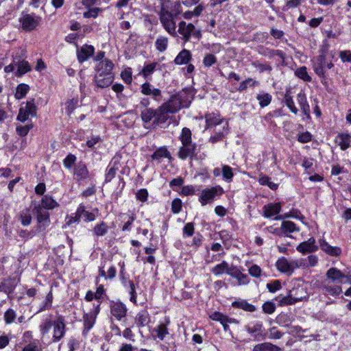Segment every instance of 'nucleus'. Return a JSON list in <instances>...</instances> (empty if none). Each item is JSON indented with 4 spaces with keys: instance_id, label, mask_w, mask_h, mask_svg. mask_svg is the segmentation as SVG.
Listing matches in <instances>:
<instances>
[{
    "instance_id": "a211bd4d",
    "label": "nucleus",
    "mask_w": 351,
    "mask_h": 351,
    "mask_svg": "<svg viewBox=\"0 0 351 351\" xmlns=\"http://www.w3.org/2000/svg\"><path fill=\"white\" fill-rule=\"evenodd\" d=\"M111 313L117 319L120 320L126 315L127 308L121 302H115L111 305Z\"/></svg>"
},
{
    "instance_id": "cd10ccee",
    "label": "nucleus",
    "mask_w": 351,
    "mask_h": 351,
    "mask_svg": "<svg viewBox=\"0 0 351 351\" xmlns=\"http://www.w3.org/2000/svg\"><path fill=\"white\" fill-rule=\"evenodd\" d=\"M281 348L269 342L256 345L252 351H280Z\"/></svg>"
},
{
    "instance_id": "f704fd0d",
    "label": "nucleus",
    "mask_w": 351,
    "mask_h": 351,
    "mask_svg": "<svg viewBox=\"0 0 351 351\" xmlns=\"http://www.w3.org/2000/svg\"><path fill=\"white\" fill-rule=\"evenodd\" d=\"M256 99L261 108L267 106L271 101L272 97L267 93H261L257 95Z\"/></svg>"
},
{
    "instance_id": "a18cd8bd",
    "label": "nucleus",
    "mask_w": 351,
    "mask_h": 351,
    "mask_svg": "<svg viewBox=\"0 0 351 351\" xmlns=\"http://www.w3.org/2000/svg\"><path fill=\"white\" fill-rule=\"evenodd\" d=\"M21 222L23 226H28L32 221V215L29 209L23 210L20 213Z\"/></svg>"
},
{
    "instance_id": "3c124183",
    "label": "nucleus",
    "mask_w": 351,
    "mask_h": 351,
    "mask_svg": "<svg viewBox=\"0 0 351 351\" xmlns=\"http://www.w3.org/2000/svg\"><path fill=\"white\" fill-rule=\"evenodd\" d=\"M259 182L262 185H267L271 189L276 190L278 188V184L271 181V178L268 176H263L259 179Z\"/></svg>"
},
{
    "instance_id": "f8f14e48",
    "label": "nucleus",
    "mask_w": 351,
    "mask_h": 351,
    "mask_svg": "<svg viewBox=\"0 0 351 351\" xmlns=\"http://www.w3.org/2000/svg\"><path fill=\"white\" fill-rule=\"evenodd\" d=\"M321 288L325 295L335 296L341 292V287L339 285H332L331 281L327 280L322 282Z\"/></svg>"
},
{
    "instance_id": "4468645a",
    "label": "nucleus",
    "mask_w": 351,
    "mask_h": 351,
    "mask_svg": "<svg viewBox=\"0 0 351 351\" xmlns=\"http://www.w3.org/2000/svg\"><path fill=\"white\" fill-rule=\"evenodd\" d=\"M171 114L166 106L162 104L160 107L156 109V117L154 121L156 125L165 123L169 118V114Z\"/></svg>"
},
{
    "instance_id": "f257e3e1",
    "label": "nucleus",
    "mask_w": 351,
    "mask_h": 351,
    "mask_svg": "<svg viewBox=\"0 0 351 351\" xmlns=\"http://www.w3.org/2000/svg\"><path fill=\"white\" fill-rule=\"evenodd\" d=\"M113 63L108 59L100 61L96 66V74L95 80L97 86L106 88L109 86L113 82L114 76L112 73Z\"/></svg>"
},
{
    "instance_id": "5701e85b",
    "label": "nucleus",
    "mask_w": 351,
    "mask_h": 351,
    "mask_svg": "<svg viewBox=\"0 0 351 351\" xmlns=\"http://www.w3.org/2000/svg\"><path fill=\"white\" fill-rule=\"evenodd\" d=\"M321 249L330 256H339L341 254V250L339 247H332L325 241H320Z\"/></svg>"
},
{
    "instance_id": "a878e982",
    "label": "nucleus",
    "mask_w": 351,
    "mask_h": 351,
    "mask_svg": "<svg viewBox=\"0 0 351 351\" xmlns=\"http://www.w3.org/2000/svg\"><path fill=\"white\" fill-rule=\"evenodd\" d=\"M303 297H292L291 295L284 297H277L276 300L278 301L280 306L291 305L297 302L302 300Z\"/></svg>"
},
{
    "instance_id": "ddd939ff",
    "label": "nucleus",
    "mask_w": 351,
    "mask_h": 351,
    "mask_svg": "<svg viewBox=\"0 0 351 351\" xmlns=\"http://www.w3.org/2000/svg\"><path fill=\"white\" fill-rule=\"evenodd\" d=\"M325 64L326 56L324 55H319L316 57L313 66L315 73L323 79L326 78L324 71Z\"/></svg>"
},
{
    "instance_id": "b1692460",
    "label": "nucleus",
    "mask_w": 351,
    "mask_h": 351,
    "mask_svg": "<svg viewBox=\"0 0 351 351\" xmlns=\"http://www.w3.org/2000/svg\"><path fill=\"white\" fill-rule=\"evenodd\" d=\"M298 104L303 111L304 114L306 117L307 119L311 118V110H310V106L306 101V97L304 95V93H300L298 95Z\"/></svg>"
},
{
    "instance_id": "c9c22d12",
    "label": "nucleus",
    "mask_w": 351,
    "mask_h": 351,
    "mask_svg": "<svg viewBox=\"0 0 351 351\" xmlns=\"http://www.w3.org/2000/svg\"><path fill=\"white\" fill-rule=\"evenodd\" d=\"M155 46L158 51H165L168 46V38L162 36H159L155 42Z\"/></svg>"
},
{
    "instance_id": "9b49d317",
    "label": "nucleus",
    "mask_w": 351,
    "mask_h": 351,
    "mask_svg": "<svg viewBox=\"0 0 351 351\" xmlns=\"http://www.w3.org/2000/svg\"><path fill=\"white\" fill-rule=\"evenodd\" d=\"M74 178L77 181L84 180L89 177V171L84 162L80 161L73 169Z\"/></svg>"
},
{
    "instance_id": "7ed1b4c3",
    "label": "nucleus",
    "mask_w": 351,
    "mask_h": 351,
    "mask_svg": "<svg viewBox=\"0 0 351 351\" xmlns=\"http://www.w3.org/2000/svg\"><path fill=\"white\" fill-rule=\"evenodd\" d=\"M37 108L34 104V99L27 101L25 106H21L19 109L17 120L21 122L27 121L29 116H36Z\"/></svg>"
},
{
    "instance_id": "f3484780",
    "label": "nucleus",
    "mask_w": 351,
    "mask_h": 351,
    "mask_svg": "<svg viewBox=\"0 0 351 351\" xmlns=\"http://www.w3.org/2000/svg\"><path fill=\"white\" fill-rule=\"evenodd\" d=\"M122 284L125 289H127L130 295V300L134 303L136 304V297L137 294L136 292V287L132 280H129L125 276L122 277Z\"/></svg>"
},
{
    "instance_id": "423d86ee",
    "label": "nucleus",
    "mask_w": 351,
    "mask_h": 351,
    "mask_svg": "<svg viewBox=\"0 0 351 351\" xmlns=\"http://www.w3.org/2000/svg\"><path fill=\"white\" fill-rule=\"evenodd\" d=\"M41 18L29 14H23L20 19L22 27L25 31L34 29L40 23Z\"/></svg>"
},
{
    "instance_id": "0eeeda50",
    "label": "nucleus",
    "mask_w": 351,
    "mask_h": 351,
    "mask_svg": "<svg viewBox=\"0 0 351 351\" xmlns=\"http://www.w3.org/2000/svg\"><path fill=\"white\" fill-rule=\"evenodd\" d=\"M170 113H176L179 111L182 108L187 107L188 104L184 102V99L180 95L172 96L171 99L164 103Z\"/></svg>"
},
{
    "instance_id": "a19ab883",
    "label": "nucleus",
    "mask_w": 351,
    "mask_h": 351,
    "mask_svg": "<svg viewBox=\"0 0 351 351\" xmlns=\"http://www.w3.org/2000/svg\"><path fill=\"white\" fill-rule=\"evenodd\" d=\"M232 306L234 307L239 308L249 312H254L256 310V308L254 305L249 304L245 300L234 302L232 303Z\"/></svg>"
},
{
    "instance_id": "bf43d9fd",
    "label": "nucleus",
    "mask_w": 351,
    "mask_h": 351,
    "mask_svg": "<svg viewBox=\"0 0 351 351\" xmlns=\"http://www.w3.org/2000/svg\"><path fill=\"white\" fill-rule=\"evenodd\" d=\"M95 319L92 316L88 315H85L84 316V329L87 331L89 330L94 325Z\"/></svg>"
},
{
    "instance_id": "9d476101",
    "label": "nucleus",
    "mask_w": 351,
    "mask_h": 351,
    "mask_svg": "<svg viewBox=\"0 0 351 351\" xmlns=\"http://www.w3.org/2000/svg\"><path fill=\"white\" fill-rule=\"evenodd\" d=\"M327 280H330L332 282H337L339 283L343 282V278H347V280L351 284V278L346 276L343 273H342L340 270L337 269L335 267H332L329 269L326 272Z\"/></svg>"
},
{
    "instance_id": "774afa93",
    "label": "nucleus",
    "mask_w": 351,
    "mask_h": 351,
    "mask_svg": "<svg viewBox=\"0 0 351 351\" xmlns=\"http://www.w3.org/2000/svg\"><path fill=\"white\" fill-rule=\"evenodd\" d=\"M261 267L257 265H253L249 268V274L253 277L258 278L261 276Z\"/></svg>"
},
{
    "instance_id": "13d9d810",
    "label": "nucleus",
    "mask_w": 351,
    "mask_h": 351,
    "mask_svg": "<svg viewBox=\"0 0 351 351\" xmlns=\"http://www.w3.org/2000/svg\"><path fill=\"white\" fill-rule=\"evenodd\" d=\"M77 103H78L77 99H74V98L66 101V110L68 114H71L73 112L76 106L77 105Z\"/></svg>"
},
{
    "instance_id": "864d4df0",
    "label": "nucleus",
    "mask_w": 351,
    "mask_h": 351,
    "mask_svg": "<svg viewBox=\"0 0 351 351\" xmlns=\"http://www.w3.org/2000/svg\"><path fill=\"white\" fill-rule=\"evenodd\" d=\"M76 156L72 154H69L63 160L64 166L70 169L76 161Z\"/></svg>"
},
{
    "instance_id": "680f3d73",
    "label": "nucleus",
    "mask_w": 351,
    "mask_h": 351,
    "mask_svg": "<svg viewBox=\"0 0 351 351\" xmlns=\"http://www.w3.org/2000/svg\"><path fill=\"white\" fill-rule=\"evenodd\" d=\"M16 317L15 311L11 308L8 309L4 315V320L6 324H11Z\"/></svg>"
},
{
    "instance_id": "de8ad7c7",
    "label": "nucleus",
    "mask_w": 351,
    "mask_h": 351,
    "mask_svg": "<svg viewBox=\"0 0 351 351\" xmlns=\"http://www.w3.org/2000/svg\"><path fill=\"white\" fill-rule=\"evenodd\" d=\"M191 135L192 134L190 129L188 128H184L180 136V140L182 143L192 142Z\"/></svg>"
},
{
    "instance_id": "39448f33",
    "label": "nucleus",
    "mask_w": 351,
    "mask_h": 351,
    "mask_svg": "<svg viewBox=\"0 0 351 351\" xmlns=\"http://www.w3.org/2000/svg\"><path fill=\"white\" fill-rule=\"evenodd\" d=\"M302 263L299 261L293 260L289 261L285 257L279 258L276 263V266L278 271L286 274H292L294 269L300 267Z\"/></svg>"
},
{
    "instance_id": "5fc2aeb1",
    "label": "nucleus",
    "mask_w": 351,
    "mask_h": 351,
    "mask_svg": "<svg viewBox=\"0 0 351 351\" xmlns=\"http://www.w3.org/2000/svg\"><path fill=\"white\" fill-rule=\"evenodd\" d=\"M217 58L216 57L211 53L206 54L203 60V64L205 66L209 67L211 66L213 64L216 63Z\"/></svg>"
},
{
    "instance_id": "c03bdc74",
    "label": "nucleus",
    "mask_w": 351,
    "mask_h": 351,
    "mask_svg": "<svg viewBox=\"0 0 351 351\" xmlns=\"http://www.w3.org/2000/svg\"><path fill=\"white\" fill-rule=\"evenodd\" d=\"M53 326V322L51 320V316L48 318H46L43 323L40 325V330L41 332L42 335H45L51 326Z\"/></svg>"
},
{
    "instance_id": "6e6552de",
    "label": "nucleus",
    "mask_w": 351,
    "mask_h": 351,
    "mask_svg": "<svg viewBox=\"0 0 351 351\" xmlns=\"http://www.w3.org/2000/svg\"><path fill=\"white\" fill-rule=\"evenodd\" d=\"M53 341H60L64 335L66 331L65 320L63 316H58L53 321Z\"/></svg>"
},
{
    "instance_id": "4be33fe9",
    "label": "nucleus",
    "mask_w": 351,
    "mask_h": 351,
    "mask_svg": "<svg viewBox=\"0 0 351 351\" xmlns=\"http://www.w3.org/2000/svg\"><path fill=\"white\" fill-rule=\"evenodd\" d=\"M282 231L286 236H288V233H291L293 232H298L300 229L296 226V225L290 221H284L282 222L280 230L276 229L274 232L279 233L280 231Z\"/></svg>"
},
{
    "instance_id": "58836bf2",
    "label": "nucleus",
    "mask_w": 351,
    "mask_h": 351,
    "mask_svg": "<svg viewBox=\"0 0 351 351\" xmlns=\"http://www.w3.org/2000/svg\"><path fill=\"white\" fill-rule=\"evenodd\" d=\"M284 101L291 112L295 114H298V110L295 107L293 99L288 91L285 95Z\"/></svg>"
},
{
    "instance_id": "2eb2a0df",
    "label": "nucleus",
    "mask_w": 351,
    "mask_h": 351,
    "mask_svg": "<svg viewBox=\"0 0 351 351\" xmlns=\"http://www.w3.org/2000/svg\"><path fill=\"white\" fill-rule=\"evenodd\" d=\"M141 93L145 95H151L154 100L160 101L161 98V90L158 88H154L149 82L141 85Z\"/></svg>"
},
{
    "instance_id": "393cba45",
    "label": "nucleus",
    "mask_w": 351,
    "mask_h": 351,
    "mask_svg": "<svg viewBox=\"0 0 351 351\" xmlns=\"http://www.w3.org/2000/svg\"><path fill=\"white\" fill-rule=\"evenodd\" d=\"M34 210L36 214L37 221L38 223H49V214L42 208L41 206H36Z\"/></svg>"
},
{
    "instance_id": "49530a36",
    "label": "nucleus",
    "mask_w": 351,
    "mask_h": 351,
    "mask_svg": "<svg viewBox=\"0 0 351 351\" xmlns=\"http://www.w3.org/2000/svg\"><path fill=\"white\" fill-rule=\"evenodd\" d=\"M295 74L299 78L303 80L304 82H311V77L308 75L306 66H301L298 68Z\"/></svg>"
},
{
    "instance_id": "052dcab7",
    "label": "nucleus",
    "mask_w": 351,
    "mask_h": 351,
    "mask_svg": "<svg viewBox=\"0 0 351 351\" xmlns=\"http://www.w3.org/2000/svg\"><path fill=\"white\" fill-rule=\"evenodd\" d=\"M182 207V201L180 199H175L171 203V211L173 213H179Z\"/></svg>"
},
{
    "instance_id": "c85d7f7f",
    "label": "nucleus",
    "mask_w": 351,
    "mask_h": 351,
    "mask_svg": "<svg viewBox=\"0 0 351 351\" xmlns=\"http://www.w3.org/2000/svg\"><path fill=\"white\" fill-rule=\"evenodd\" d=\"M156 117V109L153 108H145L141 110V117L142 121L145 123H149L154 118Z\"/></svg>"
},
{
    "instance_id": "e2e57ef3",
    "label": "nucleus",
    "mask_w": 351,
    "mask_h": 351,
    "mask_svg": "<svg viewBox=\"0 0 351 351\" xmlns=\"http://www.w3.org/2000/svg\"><path fill=\"white\" fill-rule=\"evenodd\" d=\"M156 66V62L145 65L142 70V73H143V75L145 77H147V76L151 75L155 70Z\"/></svg>"
},
{
    "instance_id": "aec40b11",
    "label": "nucleus",
    "mask_w": 351,
    "mask_h": 351,
    "mask_svg": "<svg viewBox=\"0 0 351 351\" xmlns=\"http://www.w3.org/2000/svg\"><path fill=\"white\" fill-rule=\"evenodd\" d=\"M206 129L223 123V119L221 118L219 114H208L206 115Z\"/></svg>"
},
{
    "instance_id": "09e8293b",
    "label": "nucleus",
    "mask_w": 351,
    "mask_h": 351,
    "mask_svg": "<svg viewBox=\"0 0 351 351\" xmlns=\"http://www.w3.org/2000/svg\"><path fill=\"white\" fill-rule=\"evenodd\" d=\"M182 12V6H181V3L180 1H176L174 3H172V5L171 6L170 8H169V12H170V14L178 18V16L181 14Z\"/></svg>"
},
{
    "instance_id": "ea45409f",
    "label": "nucleus",
    "mask_w": 351,
    "mask_h": 351,
    "mask_svg": "<svg viewBox=\"0 0 351 351\" xmlns=\"http://www.w3.org/2000/svg\"><path fill=\"white\" fill-rule=\"evenodd\" d=\"M93 231L97 237L104 236L108 232V226L105 222L101 221L93 228Z\"/></svg>"
},
{
    "instance_id": "6e6d98bb",
    "label": "nucleus",
    "mask_w": 351,
    "mask_h": 351,
    "mask_svg": "<svg viewBox=\"0 0 351 351\" xmlns=\"http://www.w3.org/2000/svg\"><path fill=\"white\" fill-rule=\"evenodd\" d=\"M222 175L226 180H231L234 176L232 168L228 165H223L222 167Z\"/></svg>"
},
{
    "instance_id": "338daca9",
    "label": "nucleus",
    "mask_w": 351,
    "mask_h": 351,
    "mask_svg": "<svg viewBox=\"0 0 351 351\" xmlns=\"http://www.w3.org/2000/svg\"><path fill=\"white\" fill-rule=\"evenodd\" d=\"M118 168L114 166L111 167L107 169V173H106V182H110L115 176L116 172Z\"/></svg>"
},
{
    "instance_id": "69168bd1",
    "label": "nucleus",
    "mask_w": 351,
    "mask_h": 351,
    "mask_svg": "<svg viewBox=\"0 0 351 351\" xmlns=\"http://www.w3.org/2000/svg\"><path fill=\"white\" fill-rule=\"evenodd\" d=\"M32 128V125H20L16 127V132L19 135L21 136H26L29 130Z\"/></svg>"
},
{
    "instance_id": "473e14b6",
    "label": "nucleus",
    "mask_w": 351,
    "mask_h": 351,
    "mask_svg": "<svg viewBox=\"0 0 351 351\" xmlns=\"http://www.w3.org/2000/svg\"><path fill=\"white\" fill-rule=\"evenodd\" d=\"M151 157L153 160H156L158 161H160V160L163 158H167L169 159H171V158L169 152L165 147L157 149Z\"/></svg>"
},
{
    "instance_id": "7c9ffc66",
    "label": "nucleus",
    "mask_w": 351,
    "mask_h": 351,
    "mask_svg": "<svg viewBox=\"0 0 351 351\" xmlns=\"http://www.w3.org/2000/svg\"><path fill=\"white\" fill-rule=\"evenodd\" d=\"M16 287V285L11 279L4 280L0 283V291L9 295L12 293Z\"/></svg>"
},
{
    "instance_id": "2f4dec72",
    "label": "nucleus",
    "mask_w": 351,
    "mask_h": 351,
    "mask_svg": "<svg viewBox=\"0 0 351 351\" xmlns=\"http://www.w3.org/2000/svg\"><path fill=\"white\" fill-rule=\"evenodd\" d=\"M245 330L248 333L254 335V337L257 339L258 337H265L263 335V324L261 323H256L252 326H246Z\"/></svg>"
},
{
    "instance_id": "6ab92c4d",
    "label": "nucleus",
    "mask_w": 351,
    "mask_h": 351,
    "mask_svg": "<svg viewBox=\"0 0 351 351\" xmlns=\"http://www.w3.org/2000/svg\"><path fill=\"white\" fill-rule=\"evenodd\" d=\"M317 249L315 240L313 238H310L308 241L302 242L297 247V250L302 253L314 252Z\"/></svg>"
},
{
    "instance_id": "1a4fd4ad",
    "label": "nucleus",
    "mask_w": 351,
    "mask_h": 351,
    "mask_svg": "<svg viewBox=\"0 0 351 351\" xmlns=\"http://www.w3.org/2000/svg\"><path fill=\"white\" fill-rule=\"evenodd\" d=\"M196 151V144L192 142L182 143L178 155L180 158L184 160L188 157L192 158L195 156Z\"/></svg>"
},
{
    "instance_id": "f03ea898",
    "label": "nucleus",
    "mask_w": 351,
    "mask_h": 351,
    "mask_svg": "<svg viewBox=\"0 0 351 351\" xmlns=\"http://www.w3.org/2000/svg\"><path fill=\"white\" fill-rule=\"evenodd\" d=\"M160 1V10L158 13L159 19L162 27L171 35L176 36V17L169 12V8L165 5V0Z\"/></svg>"
},
{
    "instance_id": "20e7f679",
    "label": "nucleus",
    "mask_w": 351,
    "mask_h": 351,
    "mask_svg": "<svg viewBox=\"0 0 351 351\" xmlns=\"http://www.w3.org/2000/svg\"><path fill=\"white\" fill-rule=\"evenodd\" d=\"M223 193L221 186H214L204 189L199 197V202L202 206H205L208 203L212 202L217 195H220Z\"/></svg>"
},
{
    "instance_id": "4c0bfd02",
    "label": "nucleus",
    "mask_w": 351,
    "mask_h": 351,
    "mask_svg": "<svg viewBox=\"0 0 351 351\" xmlns=\"http://www.w3.org/2000/svg\"><path fill=\"white\" fill-rule=\"evenodd\" d=\"M29 90V86L25 84H21L18 85L16 90L15 98L21 99L25 97L27 92Z\"/></svg>"
},
{
    "instance_id": "0e129e2a",
    "label": "nucleus",
    "mask_w": 351,
    "mask_h": 351,
    "mask_svg": "<svg viewBox=\"0 0 351 351\" xmlns=\"http://www.w3.org/2000/svg\"><path fill=\"white\" fill-rule=\"evenodd\" d=\"M276 306L271 302H266L263 305V311L267 314H271L275 311Z\"/></svg>"
},
{
    "instance_id": "79ce46f5",
    "label": "nucleus",
    "mask_w": 351,
    "mask_h": 351,
    "mask_svg": "<svg viewBox=\"0 0 351 351\" xmlns=\"http://www.w3.org/2000/svg\"><path fill=\"white\" fill-rule=\"evenodd\" d=\"M17 66V75L21 76L31 70V66L27 61L23 60L16 64Z\"/></svg>"
},
{
    "instance_id": "603ef678",
    "label": "nucleus",
    "mask_w": 351,
    "mask_h": 351,
    "mask_svg": "<svg viewBox=\"0 0 351 351\" xmlns=\"http://www.w3.org/2000/svg\"><path fill=\"white\" fill-rule=\"evenodd\" d=\"M157 336L160 340H163L166 335L168 334L167 325L165 324H160L156 329Z\"/></svg>"
},
{
    "instance_id": "e433bc0d",
    "label": "nucleus",
    "mask_w": 351,
    "mask_h": 351,
    "mask_svg": "<svg viewBox=\"0 0 351 351\" xmlns=\"http://www.w3.org/2000/svg\"><path fill=\"white\" fill-rule=\"evenodd\" d=\"M339 145L342 150H346L350 147L351 136L348 134H340L338 135Z\"/></svg>"
},
{
    "instance_id": "37998d69",
    "label": "nucleus",
    "mask_w": 351,
    "mask_h": 351,
    "mask_svg": "<svg viewBox=\"0 0 351 351\" xmlns=\"http://www.w3.org/2000/svg\"><path fill=\"white\" fill-rule=\"evenodd\" d=\"M229 266L227 262L222 261L220 264L217 265L213 268V272L215 275H220L223 273H228Z\"/></svg>"
},
{
    "instance_id": "bb28decb",
    "label": "nucleus",
    "mask_w": 351,
    "mask_h": 351,
    "mask_svg": "<svg viewBox=\"0 0 351 351\" xmlns=\"http://www.w3.org/2000/svg\"><path fill=\"white\" fill-rule=\"evenodd\" d=\"M191 60V53L187 49L182 50L176 57L174 62L176 64H187Z\"/></svg>"
},
{
    "instance_id": "72a5a7b5",
    "label": "nucleus",
    "mask_w": 351,
    "mask_h": 351,
    "mask_svg": "<svg viewBox=\"0 0 351 351\" xmlns=\"http://www.w3.org/2000/svg\"><path fill=\"white\" fill-rule=\"evenodd\" d=\"M149 322V316L147 311H142L139 312L136 317V323L138 326H145Z\"/></svg>"
},
{
    "instance_id": "412c9836",
    "label": "nucleus",
    "mask_w": 351,
    "mask_h": 351,
    "mask_svg": "<svg viewBox=\"0 0 351 351\" xmlns=\"http://www.w3.org/2000/svg\"><path fill=\"white\" fill-rule=\"evenodd\" d=\"M281 210V204H269L263 207L264 216L267 218L271 217L280 213Z\"/></svg>"
},
{
    "instance_id": "4d7b16f0",
    "label": "nucleus",
    "mask_w": 351,
    "mask_h": 351,
    "mask_svg": "<svg viewBox=\"0 0 351 351\" xmlns=\"http://www.w3.org/2000/svg\"><path fill=\"white\" fill-rule=\"evenodd\" d=\"M250 85L252 86H256L258 84V82L256 81H253V80L252 78H248L247 80H245V81H243L239 88H238V90L239 91H243L247 89V86L248 85Z\"/></svg>"
},
{
    "instance_id": "8fccbe9b",
    "label": "nucleus",
    "mask_w": 351,
    "mask_h": 351,
    "mask_svg": "<svg viewBox=\"0 0 351 351\" xmlns=\"http://www.w3.org/2000/svg\"><path fill=\"white\" fill-rule=\"evenodd\" d=\"M195 30V26L192 23H189L187 26L184 29V31L180 33L183 36V39L185 42L190 40L193 32Z\"/></svg>"
},
{
    "instance_id": "c756f323",
    "label": "nucleus",
    "mask_w": 351,
    "mask_h": 351,
    "mask_svg": "<svg viewBox=\"0 0 351 351\" xmlns=\"http://www.w3.org/2000/svg\"><path fill=\"white\" fill-rule=\"evenodd\" d=\"M41 206L43 209L51 210L58 206V204L49 195H47L43 197Z\"/></svg>"
},
{
    "instance_id": "dca6fc26",
    "label": "nucleus",
    "mask_w": 351,
    "mask_h": 351,
    "mask_svg": "<svg viewBox=\"0 0 351 351\" xmlns=\"http://www.w3.org/2000/svg\"><path fill=\"white\" fill-rule=\"evenodd\" d=\"M95 49L92 45H85L77 50V56L80 62H84L94 53Z\"/></svg>"
}]
</instances>
